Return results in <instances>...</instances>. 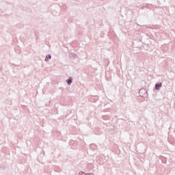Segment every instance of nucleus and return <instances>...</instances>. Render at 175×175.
<instances>
[{
    "label": "nucleus",
    "instance_id": "nucleus-7",
    "mask_svg": "<svg viewBox=\"0 0 175 175\" xmlns=\"http://www.w3.org/2000/svg\"><path fill=\"white\" fill-rule=\"evenodd\" d=\"M92 146H94V144H91V145H90V147H92Z\"/></svg>",
    "mask_w": 175,
    "mask_h": 175
},
{
    "label": "nucleus",
    "instance_id": "nucleus-2",
    "mask_svg": "<svg viewBox=\"0 0 175 175\" xmlns=\"http://www.w3.org/2000/svg\"><path fill=\"white\" fill-rule=\"evenodd\" d=\"M73 81V78L72 77H69L68 79H66V83H67L68 85H71Z\"/></svg>",
    "mask_w": 175,
    "mask_h": 175
},
{
    "label": "nucleus",
    "instance_id": "nucleus-1",
    "mask_svg": "<svg viewBox=\"0 0 175 175\" xmlns=\"http://www.w3.org/2000/svg\"><path fill=\"white\" fill-rule=\"evenodd\" d=\"M162 87V83L159 82L155 84L154 88L156 91H159L161 90V88Z\"/></svg>",
    "mask_w": 175,
    "mask_h": 175
},
{
    "label": "nucleus",
    "instance_id": "nucleus-6",
    "mask_svg": "<svg viewBox=\"0 0 175 175\" xmlns=\"http://www.w3.org/2000/svg\"><path fill=\"white\" fill-rule=\"evenodd\" d=\"M79 175H87V174H85L84 172H80Z\"/></svg>",
    "mask_w": 175,
    "mask_h": 175
},
{
    "label": "nucleus",
    "instance_id": "nucleus-3",
    "mask_svg": "<svg viewBox=\"0 0 175 175\" xmlns=\"http://www.w3.org/2000/svg\"><path fill=\"white\" fill-rule=\"evenodd\" d=\"M70 58H72V59H75L76 57H77V55L76 53H71L69 55Z\"/></svg>",
    "mask_w": 175,
    "mask_h": 175
},
{
    "label": "nucleus",
    "instance_id": "nucleus-5",
    "mask_svg": "<svg viewBox=\"0 0 175 175\" xmlns=\"http://www.w3.org/2000/svg\"><path fill=\"white\" fill-rule=\"evenodd\" d=\"M49 59H51V55L50 54L46 55L44 61H46V62H49Z\"/></svg>",
    "mask_w": 175,
    "mask_h": 175
},
{
    "label": "nucleus",
    "instance_id": "nucleus-4",
    "mask_svg": "<svg viewBox=\"0 0 175 175\" xmlns=\"http://www.w3.org/2000/svg\"><path fill=\"white\" fill-rule=\"evenodd\" d=\"M146 92H147V90H146V89H141L139 91V94L140 95V96H142L141 94H146Z\"/></svg>",
    "mask_w": 175,
    "mask_h": 175
}]
</instances>
